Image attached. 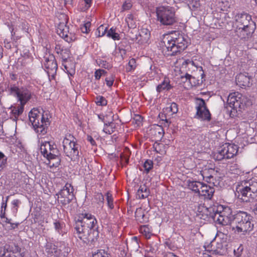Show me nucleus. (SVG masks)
Instances as JSON below:
<instances>
[{
	"label": "nucleus",
	"instance_id": "nucleus-5",
	"mask_svg": "<svg viewBox=\"0 0 257 257\" xmlns=\"http://www.w3.org/2000/svg\"><path fill=\"white\" fill-rule=\"evenodd\" d=\"M238 198L243 202H250L257 193V181L252 180L243 181L236 187Z\"/></svg>",
	"mask_w": 257,
	"mask_h": 257
},
{
	"label": "nucleus",
	"instance_id": "nucleus-63",
	"mask_svg": "<svg viewBox=\"0 0 257 257\" xmlns=\"http://www.w3.org/2000/svg\"><path fill=\"white\" fill-rule=\"evenodd\" d=\"M164 257H178L176 255L172 252H167L164 254Z\"/></svg>",
	"mask_w": 257,
	"mask_h": 257
},
{
	"label": "nucleus",
	"instance_id": "nucleus-8",
	"mask_svg": "<svg viewBox=\"0 0 257 257\" xmlns=\"http://www.w3.org/2000/svg\"><path fill=\"white\" fill-rule=\"evenodd\" d=\"M157 20L164 26L173 25L176 22L175 13L170 7H160L156 11Z\"/></svg>",
	"mask_w": 257,
	"mask_h": 257
},
{
	"label": "nucleus",
	"instance_id": "nucleus-18",
	"mask_svg": "<svg viewBox=\"0 0 257 257\" xmlns=\"http://www.w3.org/2000/svg\"><path fill=\"white\" fill-rule=\"evenodd\" d=\"M7 207V204L6 202H4V198H3V202L2 203L1 206V211L0 212V217L1 219H4V222L7 224H9L10 225L9 226L10 229H15L17 228L18 226L20 225L19 222H12V219L8 218L6 216V211Z\"/></svg>",
	"mask_w": 257,
	"mask_h": 257
},
{
	"label": "nucleus",
	"instance_id": "nucleus-43",
	"mask_svg": "<svg viewBox=\"0 0 257 257\" xmlns=\"http://www.w3.org/2000/svg\"><path fill=\"white\" fill-rule=\"evenodd\" d=\"M144 167L146 173H148L153 167V162L150 160H147L144 164Z\"/></svg>",
	"mask_w": 257,
	"mask_h": 257
},
{
	"label": "nucleus",
	"instance_id": "nucleus-36",
	"mask_svg": "<svg viewBox=\"0 0 257 257\" xmlns=\"http://www.w3.org/2000/svg\"><path fill=\"white\" fill-rule=\"evenodd\" d=\"M150 34L148 33L147 30H142L139 34L141 39L139 41H142V43H147L150 38Z\"/></svg>",
	"mask_w": 257,
	"mask_h": 257
},
{
	"label": "nucleus",
	"instance_id": "nucleus-39",
	"mask_svg": "<svg viewBox=\"0 0 257 257\" xmlns=\"http://www.w3.org/2000/svg\"><path fill=\"white\" fill-rule=\"evenodd\" d=\"M105 196L108 207L111 209H113L114 208V205L113 203V199L112 194L109 192H107L106 193Z\"/></svg>",
	"mask_w": 257,
	"mask_h": 257
},
{
	"label": "nucleus",
	"instance_id": "nucleus-25",
	"mask_svg": "<svg viewBox=\"0 0 257 257\" xmlns=\"http://www.w3.org/2000/svg\"><path fill=\"white\" fill-rule=\"evenodd\" d=\"M103 122H104L103 131L107 134L110 135L112 134L116 127V125L113 122V119H112L111 121H107L103 119Z\"/></svg>",
	"mask_w": 257,
	"mask_h": 257
},
{
	"label": "nucleus",
	"instance_id": "nucleus-44",
	"mask_svg": "<svg viewBox=\"0 0 257 257\" xmlns=\"http://www.w3.org/2000/svg\"><path fill=\"white\" fill-rule=\"evenodd\" d=\"M94 199L99 205H102L104 202V196L100 193H96L94 195Z\"/></svg>",
	"mask_w": 257,
	"mask_h": 257
},
{
	"label": "nucleus",
	"instance_id": "nucleus-55",
	"mask_svg": "<svg viewBox=\"0 0 257 257\" xmlns=\"http://www.w3.org/2000/svg\"><path fill=\"white\" fill-rule=\"evenodd\" d=\"M104 72V70L101 69L96 70L95 72V77L96 79H99L101 77L102 74Z\"/></svg>",
	"mask_w": 257,
	"mask_h": 257
},
{
	"label": "nucleus",
	"instance_id": "nucleus-31",
	"mask_svg": "<svg viewBox=\"0 0 257 257\" xmlns=\"http://www.w3.org/2000/svg\"><path fill=\"white\" fill-rule=\"evenodd\" d=\"M49 161L48 165L50 168L57 167L59 166L61 162V159L59 157H56L53 158H47Z\"/></svg>",
	"mask_w": 257,
	"mask_h": 257
},
{
	"label": "nucleus",
	"instance_id": "nucleus-57",
	"mask_svg": "<svg viewBox=\"0 0 257 257\" xmlns=\"http://www.w3.org/2000/svg\"><path fill=\"white\" fill-rule=\"evenodd\" d=\"M105 81H106V85L108 87H111L113 83L114 79L113 78H106L105 79Z\"/></svg>",
	"mask_w": 257,
	"mask_h": 257
},
{
	"label": "nucleus",
	"instance_id": "nucleus-56",
	"mask_svg": "<svg viewBox=\"0 0 257 257\" xmlns=\"http://www.w3.org/2000/svg\"><path fill=\"white\" fill-rule=\"evenodd\" d=\"M54 227L55 229L58 231V233H60V230L62 228V224L59 221H55L54 223Z\"/></svg>",
	"mask_w": 257,
	"mask_h": 257
},
{
	"label": "nucleus",
	"instance_id": "nucleus-49",
	"mask_svg": "<svg viewBox=\"0 0 257 257\" xmlns=\"http://www.w3.org/2000/svg\"><path fill=\"white\" fill-rule=\"evenodd\" d=\"M132 7V3L130 2L125 1L122 5L121 12L129 10Z\"/></svg>",
	"mask_w": 257,
	"mask_h": 257
},
{
	"label": "nucleus",
	"instance_id": "nucleus-48",
	"mask_svg": "<svg viewBox=\"0 0 257 257\" xmlns=\"http://www.w3.org/2000/svg\"><path fill=\"white\" fill-rule=\"evenodd\" d=\"M96 103L98 105L104 106L107 104L106 100L102 96L96 97Z\"/></svg>",
	"mask_w": 257,
	"mask_h": 257
},
{
	"label": "nucleus",
	"instance_id": "nucleus-30",
	"mask_svg": "<svg viewBox=\"0 0 257 257\" xmlns=\"http://www.w3.org/2000/svg\"><path fill=\"white\" fill-rule=\"evenodd\" d=\"M171 86L170 84V81L168 79L165 78L164 81L157 87V90L158 92H160L163 90L166 89L168 90L170 89Z\"/></svg>",
	"mask_w": 257,
	"mask_h": 257
},
{
	"label": "nucleus",
	"instance_id": "nucleus-13",
	"mask_svg": "<svg viewBox=\"0 0 257 257\" xmlns=\"http://www.w3.org/2000/svg\"><path fill=\"white\" fill-rule=\"evenodd\" d=\"M44 65L49 78H55L58 68L55 56L53 54H46L44 57Z\"/></svg>",
	"mask_w": 257,
	"mask_h": 257
},
{
	"label": "nucleus",
	"instance_id": "nucleus-47",
	"mask_svg": "<svg viewBox=\"0 0 257 257\" xmlns=\"http://www.w3.org/2000/svg\"><path fill=\"white\" fill-rule=\"evenodd\" d=\"M128 67L126 68L128 72L134 70L136 67V60L134 58L131 59L128 63Z\"/></svg>",
	"mask_w": 257,
	"mask_h": 257
},
{
	"label": "nucleus",
	"instance_id": "nucleus-52",
	"mask_svg": "<svg viewBox=\"0 0 257 257\" xmlns=\"http://www.w3.org/2000/svg\"><path fill=\"white\" fill-rule=\"evenodd\" d=\"M90 23L89 22L85 23L81 28V32L83 33H88L89 31V27Z\"/></svg>",
	"mask_w": 257,
	"mask_h": 257
},
{
	"label": "nucleus",
	"instance_id": "nucleus-38",
	"mask_svg": "<svg viewBox=\"0 0 257 257\" xmlns=\"http://www.w3.org/2000/svg\"><path fill=\"white\" fill-rule=\"evenodd\" d=\"M21 204V201L19 199H15L12 202V210L14 216H16L18 208Z\"/></svg>",
	"mask_w": 257,
	"mask_h": 257
},
{
	"label": "nucleus",
	"instance_id": "nucleus-21",
	"mask_svg": "<svg viewBox=\"0 0 257 257\" xmlns=\"http://www.w3.org/2000/svg\"><path fill=\"white\" fill-rule=\"evenodd\" d=\"M46 251L50 257H58L62 254V249L58 248L57 245L52 243L47 244Z\"/></svg>",
	"mask_w": 257,
	"mask_h": 257
},
{
	"label": "nucleus",
	"instance_id": "nucleus-51",
	"mask_svg": "<svg viewBox=\"0 0 257 257\" xmlns=\"http://www.w3.org/2000/svg\"><path fill=\"white\" fill-rule=\"evenodd\" d=\"M243 250V246L241 244L236 249H234V254L237 257H240Z\"/></svg>",
	"mask_w": 257,
	"mask_h": 257
},
{
	"label": "nucleus",
	"instance_id": "nucleus-42",
	"mask_svg": "<svg viewBox=\"0 0 257 257\" xmlns=\"http://www.w3.org/2000/svg\"><path fill=\"white\" fill-rule=\"evenodd\" d=\"M92 257H109V254L103 249L97 250V252L93 253Z\"/></svg>",
	"mask_w": 257,
	"mask_h": 257
},
{
	"label": "nucleus",
	"instance_id": "nucleus-33",
	"mask_svg": "<svg viewBox=\"0 0 257 257\" xmlns=\"http://www.w3.org/2000/svg\"><path fill=\"white\" fill-rule=\"evenodd\" d=\"M135 217L136 218V219L141 223L146 221V220L144 218V217H145V215L141 208H139L137 209V211H136L135 213Z\"/></svg>",
	"mask_w": 257,
	"mask_h": 257
},
{
	"label": "nucleus",
	"instance_id": "nucleus-53",
	"mask_svg": "<svg viewBox=\"0 0 257 257\" xmlns=\"http://www.w3.org/2000/svg\"><path fill=\"white\" fill-rule=\"evenodd\" d=\"M98 62L99 63V65L101 66V67H104L105 69H109L110 68V64L107 63L106 61H104L102 60H99Z\"/></svg>",
	"mask_w": 257,
	"mask_h": 257
},
{
	"label": "nucleus",
	"instance_id": "nucleus-15",
	"mask_svg": "<svg viewBox=\"0 0 257 257\" xmlns=\"http://www.w3.org/2000/svg\"><path fill=\"white\" fill-rule=\"evenodd\" d=\"M196 101L197 105L196 116L197 118H200L202 120H210L211 114L206 107L204 100L202 98H197Z\"/></svg>",
	"mask_w": 257,
	"mask_h": 257
},
{
	"label": "nucleus",
	"instance_id": "nucleus-19",
	"mask_svg": "<svg viewBox=\"0 0 257 257\" xmlns=\"http://www.w3.org/2000/svg\"><path fill=\"white\" fill-rule=\"evenodd\" d=\"M213 213L210 214V216L216 223L222 225H228L230 224L233 220L232 218H228L216 211H213Z\"/></svg>",
	"mask_w": 257,
	"mask_h": 257
},
{
	"label": "nucleus",
	"instance_id": "nucleus-23",
	"mask_svg": "<svg viewBox=\"0 0 257 257\" xmlns=\"http://www.w3.org/2000/svg\"><path fill=\"white\" fill-rule=\"evenodd\" d=\"M212 210L213 211L219 212L227 217L232 218V220H233V222H234L235 215H232V210L230 207L219 205L217 206L216 208H213Z\"/></svg>",
	"mask_w": 257,
	"mask_h": 257
},
{
	"label": "nucleus",
	"instance_id": "nucleus-41",
	"mask_svg": "<svg viewBox=\"0 0 257 257\" xmlns=\"http://www.w3.org/2000/svg\"><path fill=\"white\" fill-rule=\"evenodd\" d=\"M60 55L63 61H66L67 59L70 57V52L68 49L63 48Z\"/></svg>",
	"mask_w": 257,
	"mask_h": 257
},
{
	"label": "nucleus",
	"instance_id": "nucleus-45",
	"mask_svg": "<svg viewBox=\"0 0 257 257\" xmlns=\"http://www.w3.org/2000/svg\"><path fill=\"white\" fill-rule=\"evenodd\" d=\"M59 151L56 148V145H54L53 147L52 148L51 150H50V152H49V155L48 158L59 157Z\"/></svg>",
	"mask_w": 257,
	"mask_h": 257
},
{
	"label": "nucleus",
	"instance_id": "nucleus-1",
	"mask_svg": "<svg viewBox=\"0 0 257 257\" xmlns=\"http://www.w3.org/2000/svg\"><path fill=\"white\" fill-rule=\"evenodd\" d=\"M97 220L94 216L89 213H82L76 221L74 235L84 243H89L94 240L93 235L95 231Z\"/></svg>",
	"mask_w": 257,
	"mask_h": 257
},
{
	"label": "nucleus",
	"instance_id": "nucleus-4",
	"mask_svg": "<svg viewBox=\"0 0 257 257\" xmlns=\"http://www.w3.org/2000/svg\"><path fill=\"white\" fill-rule=\"evenodd\" d=\"M29 117L37 133L40 135H44L47 133L51 117L48 111H44L41 114L37 109L33 108L29 112Z\"/></svg>",
	"mask_w": 257,
	"mask_h": 257
},
{
	"label": "nucleus",
	"instance_id": "nucleus-16",
	"mask_svg": "<svg viewBox=\"0 0 257 257\" xmlns=\"http://www.w3.org/2000/svg\"><path fill=\"white\" fill-rule=\"evenodd\" d=\"M24 255L22 248L18 244L12 243L5 246L4 253L0 257H24Z\"/></svg>",
	"mask_w": 257,
	"mask_h": 257
},
{
	"label": "nucleus",
	"instance_id": "nucleus-59",
	"mask_svg": "<svg viewBox=\"0 0 257 257\" xmlns=\"http://www.w3.org/2000/svg\"><path fill=\"white\" fill-rule=\"evenodd\" d=\"M73 0H60V2L61 4H64L66 7L67 5H71Z\"/></svg>",
	"mask_w": 257,
	"mask_h": 257
},
{
	"label": "nucleus",
	"instance_id": "nucleus-9",
	"mask_svg": "<svg viewBox=\"0 0 257 257\" xmlns=\"http://www.w3.org/2000/svg\"><path fill=\"white\" fill-rule=\"evenodd\" d=\"M63 141V152L71 161H75L78 159L80 146L74 141L72 136L69 135Z\"/></svg>",
	"mask_w": 257,
	"mask_h": 257
},
{
	"label": "nucleus",
	"instance_id": "nucleus-60",
	"mask_svg": "<svg viewBox=\"0 0 257 257\" xmlns=\"http://www.w3.org/2000/svg\"><path fill=\"white\" fill-rule=\"evenodd\" d=\"M63 48V47H61V45L57 44L55 46V50L57 54H60L61 53Z\"/></svg>",
	"mask_w": 257,
	"mask_h": 257
},
{
	"label": "nucleus",
	"instance_id": "nucleus-2",
	"mask_svg": "<svg viewBox=\"0 0 257 257\" xmlns=\"http://www.w3.org/2000/svg\"><path fill=\"white\" fill-rule=\"evenodd\" d=\"M234 31L240 39L247 40L252 36L255 29L251 16L244 12L237 14L234 17Z\"/></svg>",
	"mask_w": 257,
	"mask_h": 257
},
{
	"label": "nucleus",
	"instance_id": "nucleus-20",
	"mask_svg": "<svg viewBox=\"0 0 257 257\" xmlns=\"http://www.w3.org/2000/svg\"><path fill=\"white\" fill-rule=\"evenodd\" d=\"M205 250L212 254H218L221 252L223 245L221 243H216L212 240L208 244L204 245Z\"/></svg>",
	"mask_w": 257,
	"mask_h": 257
},
{
	"label": "nucleus",
	"instance_id": "nucleus-6",
	"mask_svg": "<svg viewBox=\"0 0 257 257\" xmlns=\"http://www.w3.org/2000/svg\"><path fill=\"white\" fill-rule=\"evenodd\" d=\"M227 103L231 108L236 111H241L245 107L251 105V102L248 98L238 92L229 94L227 98Z\"/></svg>",
	"mask_w": 257,
	"mask_h": 257
},
{
	"label": "nucleus",
	"instance_id": "nucleus-27",
	"mask_svg": "<svg viewBox=\"0 0 257 257\" xmlns=\"http://www.w3.org/2000/svg\"><path fill=\"white\" fill-rule=\"evenodd\" d=\"M54 145H51L49 142H45L41 145L40 151L42 154L47 159L49 156V152H50Z\"/></svg>",
	"mask_w": 257,
	"mask_h": 257
},
{
	"label": "nucleus",
	"instance_id": "nucleus-40",
	"mask_svg": "<svg viewBox=\"0 0 257 257\" xmlns=\"http://www.w3.org/2000/svg\"><path fill=\"white\" fill-rule=\"evenodd\" d=\"M107 36L109 37H111L114 40H119V35L118 33H115V30L112 28H111L107 33Z\"/></svg>",
	"mask_w": 257,
	"mask_h": 257
},
{
	"label": "nucleus",
	"instance_id": "nucleus-37",
	"mask_svg": "<svg viewBox=\"0 0 257 257\" xmlns=\"http://www.w3.org/2000/svg\"><path fill=\"white\" fill-rule=\"evenodd\" d=\"M140 231L146 236L147 238H150L151 234V230L148 225H142L140 227Z\"/></svg>",
	"mask_w": 257,
	"mask_h": 257
},
{
	"label": "nucleus",
	"instance_id": "nucleus-61",
	"mask_svg": "<svg viewBox=\"0 0 257 257\" xmlns=\"http://www.w3.org/2000/svg\"><path fill=\"white\" fill-rule=\"evenodd\" d=\"M181 78L182 79L185 78L186 81H187V80L190 81L192 78L194 79V77H193L192 75L188 73H186L184 76H182Z\"/></svg>",
	"mask_w": 257,
	"mask_h": 257
},
{
	"label": "nucleus",
	"instance_id": "nucleus-12",
	"mask_svg": "<svg viewBox=\"0 0 257 257\" xmlns=\"http://www.w3.org/2000/svg\"><path fill=\"white\" fill-rule=\"evenodd\" d=\"M9 90L12 94L18 97L19 101H20V104L24 106L31 98V92L27 89L19 88L17 86L13 85Z\"/></svg>",
	"mask_w": 257,
	"mask_h": 257
},
{
	"label": "nucleus",
	"instance_id": "nucleus-32",
	"mask_svg": "<svg viewBox=\"0 0 257 257\" xmlns=\"http://www.w3.org/2000/svg\"><path fill=\"white\" fill-rule=\"evenodd\" d=\"M92 0H83L79 4V9L83 12L87 11L91 6Z\"/></svg>",
	"mask_w": 257,
	"mask_h": 257
},
{
	"label": "nucleus",
	"instance_id": "nucleus-17",
	"mask_svg": "<svg viewBox=\"0 0 257 257\" xmlns=\"http://www.w3.org/2000/svg\"><path fill=\"white\" fill-rule=\"evenodd\" d=\"M236 83L240 87H249L252 84V78L247 73H240L235 78Z\"/></svg>",
	"mask_w": 257,
	"mask_h": 257
},
{
	"label": "nucleus",
	"instance_id": "nucleus-10",
	"mask_svg": "<svg viewBox=\"0 0 257 257\" xmlns=\"http://www.w3.org/2000/svg\"><path fill=\"white\" fill-rule=\"evenodd\" d=\"M237 152L238 147L236 145L226 143L218 149V152L214 156L216 160L221 161L233 158Z\"/></svg>",
	"mask_w": 257,
	"mask_h": 257
},
{
	"label": "nucleus",
	"instance_id": "nucleus-11",
	"mask_svg": "<svg viewBox=\"0 0 257 257\" xmlns=\"http://www.w3.org/2000/svg\"><path fill=\"white\" fill-rule=\"evenodd\" d=\"M64 22L59 23L57 28V34L63 38L66 42L69 43L74 41L76 39V37L74 33L70 32L69 27L66 24L67 20V16L65 15H62Z\"/></svg>",
	"mask_w": 257,
	"mask_h": 257
},
{
	"label": "nucleus",
	"instance_id": "nucleus-34",
	"mask_svg": "<svg viewBox=\"0 0 257 257\" xmlns=\"http://www.w3.org/2000/svg\"><path fill=\"white\" fill-rule=\"evenodd\" d=\"M8 157L0 151V172L7 166Z\"/></svg>",
	"mask_w": 257,
	"mask_h": 257
},
{
	"label": "nucleus",
	"instance_id": "nucleus-3",
	"mask_svg": "<svg viewBox=\"0 0 257 257\" xmlns=\"http://www.w3.org/2000/svg\"><path fill=\"white\" fill-rule=\"evenodd\" d=\"M163 52L166 56H174L184 50L187 47V42L182 34L177 32L168 35L162 41Z\"/></svg>",
	"mask_w": 257,
	"mask_h": 257
},
{
	"label": "nucleus",
	"instance_id": "nucleus-64",
	"mask_svg": "<svg viewBox=\"0 0 257 257\" xmlns=\"http://www.w3.org/2000/svg\"><path fill=\"white\" fill-rule=\"evenodd\" d=\"M162 120L164 121V122L162 123L165 126H169L170 122H169L168 120L165 118V119H164L163 118L162 119Z\"/></svg>",
	"mask_w": 257,
	"mask_h": 257
},
{
	"label": "nucleus",
	"instance_id": "nucleus-22",
	"mask_svg": "<svg viewBox=\"0 0 257 257\" xmlns=\"http://www.w3.org/2000/svg\"><path fill=\"white\" fill-rule=\"evenodd\" d=\"M214 191L213 187L203 184L198 195L203 196L205 199H211Z\"/></svg>",
	"mask_w": 257,
	"mask_h": 257
},
{
	"label": "nucleus",
	"instance_id": "nucleus-50",
	"mask_svg": "<svg viewBox=\"0 0 257 257\" xmlns=\"http://www.w3.org/2000/svg\"><path fill=\"white\" fill-rule=\"evenodd\" d=\"M168 108L173 113H176L178 111V105L175 102L172 103Z\"/></svg>",
	"mask_w": 257,
	"mask_h": 257
},
{
	"label": "nucleus",
	"instance_id": "nucleus-29",
	"mask_svg": "<svg viewBox=\"0 0 257 257\" xmlns=\"http://www.w3.org/2000/svg\"><path fill=\"white\" fill-rule=\"evenodd\" d=\"M151 133L159 138H161L164 134L163 127L159 125H154L151 129Z\"/></svg>",
	"mask_w": 257,
	"mask_h": 257
},
{
	"label": "nucleus",
	"instance_id": "nucleus-14",
	"mask_svg": "<svg viewBox=\"0 0 257 257\" xmlns=\"http://www.w3.org/2000/svg\"><path fill=\"white\" fill-rule=\"evenodd\" d=\"M73 191L71 184L66 183L58 194V201L63 205L68 204L74 197Z\"/></svg>",
	"mask_w": 257,
	"mask_h": 257
},
{
	"label": "nucleus",
	"instance_id": "nucleus-26",
	"mask_svg": "<svg viewBox=\"0 0 257 257\" xmlns=\"http://www.w3.org/2000/svg\"><path fill=\"white\" fill-rule=\"evenodd\" d=\"M203 183L198 181H188V188L199 195L202 187Z\"/></svg>",
	"mask_w": 257,
	"mask_h": 257
},
{
	"label": "nucleus",
	"instance_id": "nucleus-54",
	"mask_svg": "<svg viewBox=\"0 0 257 257\" xmlns=\"http://www.w3.org/2000/svg\"><path fill=\"white\" fill-rule=\"evenodd\" d=\"M19 28L22 29L23 31L25 32H28V24L25 22H22L20 25L18 26Z\"/></svg>",
	"mask_w": 257,
	"mask_h": 257
},
{
	"label": "nucleus",
	"instance_id": "nucleus-62",
	"mask_svg": "<svg viewBox=\"0 0 257 257\" xmlns=\"http://www.w3.org/2000/svg\"><path fill=\"white\" fill-rule=\"evenodd\" d=\"M132 21H133V16L131 15H128L126 19V21L128 24V27H130V28H132L133 27V26L132 24H131V26H130V24H129L130 22Z\"/></svg>",
	"mask_w": 257,
	"mask_h": 257
},
{
	"label": "nucleus",
	"instance_id": "nucleus-46",
	"mask_svg": "<svg viewBox=\"0 0 257 257\" xmlns=\"http://www.w3.org/2000/svg\"><path fill=\"white\" fill-rule=\"evenodd\" d=\"M107 31V27L104 25L100 26L97 29L98 34H97L98 37H102L105 35Z\"/></svg>",
	"mask_w": 257,
	"mask_h": 257
},
{
	"label": "nucleus",
	"instance_id": "nucleus-35",
	"mask_svg": "<svg viewBox=\"0 0 257 257\" xmlns=\"http://www.w3.org/2000/svg\"><path fill=\"white\" fill-rule=\"evenodd\" d=\"M188 6L192 11H195L200 6L199 0H187Z\"/></svg>",
	"mask_w": 257,
	"mask_h": 257
},
{
	"label": "nucleus",
	"instance_id": "nucleus-7",
	"mask_svg": "<svg viewBox=\"0 0 257 257\" xmlns=\"http://www.w3.org/2000/svg\"><path fill=\"white\" fill-rule=\"evenodd\" d=\"M250 218V215L243 211H239L235 215L234 223L237 232L244 234L252 230L253 224L251 223Z\"/></svg>",
	"mask_w": 257,
	"mask_h": 257
},
{
	"label": "nucleus",
	"instance_id": "nucleus-58",
	"mask_svg": "<svg viewBox=\"0 0 257 257\" xmlns=\"http://www.w3.org/2000/svg\"><path fill=\"white\" fill-rule=\"evenodd\" d=\"M87 140L92 146H96V142L91 136L88 135L87 136Z\"/></svg>",
	"mask_w": 257,
	"mask_h": 257
},
{
	"label": "nucleus",
	"instance_id": "nucleus-24",
	"mask_svg": "<svg viewBox=\"0 0 257 257\" xmlns=\"http://www.w3.org/2000/svg\"><path fill=\"white\" fill-rule=\"evenodd\" d=\"M24 107L21 104H19L17 107L12 106L11 107V114L10 115V118L14 121H17L18 116L23 113Z\"/></svg>",
	"mask_w": 257,
	"mask_h": 257
},
{
	"label": "nucleus",
	"instance_id": "nucleus-28",
	"mask_svg": "<svg viewBox=\"0 0 257 257\" xmlns=\"http://www.w3.org/2000/svg\"><path fill=\"white\" fill-rule=\"evenodd\" d=\"M150 190L145 185L140 186L137 193V197L139 199H144L148 197Z\"/></svg>",
	"mask_w": 257,
	"mask_h": 257
}]
</instances>
